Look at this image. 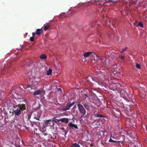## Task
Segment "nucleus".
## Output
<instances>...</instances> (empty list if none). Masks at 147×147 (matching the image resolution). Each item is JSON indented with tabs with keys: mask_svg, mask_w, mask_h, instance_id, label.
Listing matches in <instances>:
<instances>
[{
	"mask_svg": "<svg viewBox=\"0 0 147 147\" xmlns=\"http://www.w3.org/2000/svg\"><path fill=\"white\" fill-rule=\"evenodd\" d=\"M92 53L91 52H86L84 54V56L85 58L88 57L89 55Z\"/></svg>",
	"mask_w": 147,
	"mask_h": 147,
	"instance_id": "obj_11",
	"label": "nucleus"
},
{
	"mask_svg": "<svg viewBox=\"0 0 147 147\" xmlns=\"http://www.w3.org/2000/svg\"><path fill=\"white\" fill-rule=\"evenodd\" d=\"M71 147H80V145L78 144L74 143L72 144Z\"/></svg>",
	"mask_w": 147,
	"mask_h": 147,
	"instance_id": "obj_14",
	"label": "nucleus"
},
{
	"mask_svg": "<svg viewBox=\"0 0 147 147\" xmlns=\"http://www.w3.org/2000/svg\"><path fill=\"white\" fill-rule=\"evenodd\" d=\"M19 104L18 105H13V107L15 108V109H16V108L17 107L18 108V106H19Z\"/></svg>",
	"mask_w": 147,
	"mask_h": 147,
	"instance_id": "obj_27",
	"label": "nucleus"
},
{
	"mask_svg": "<svg viewBox=\"0 0 147 147\" xmlns=\"http://www.w3.org/2000/svg\"><path fill=\"white\" fill-rule=\"evenodd\" d=\"M75 101H73L71 103H70L69 104H68L69 105V107L70 108L71 107L73 106L74 105V104H75Z\"/></svg>",
	"mask_w": 147,
	"mask_h": 147,
	"instance_id": "obj_17",
	"label": "nucleus"
},
{
	"mask_svg": "<svg viewBox=\"0 0 147 147\" xmlns=\"http://www.w3.org/2000/svg\"><path fill=\"white\" fill-rule=\"evenodd\" d=\"M135 146H136L137 147L138 146V145H136H136H135Z\"/></svg>",
	"mask_w": 147,
	"mask_h": 147,
	"instance_id": "obj_36",
	"label": "nucleus"
},
{
	"mask_svg": "<svg viewBox=\"0 0 147 147\" xmlns=\"http://www.w3.org/2000/svg\"><path fill=\"white\" fill-rule=\"evenodd\" d=\"M40 118L39 117H36V115H35V116L34 117V119H35L38 121H39L40 120V119H39Z\"/></svg>",
	"mask_w": 147,
	"mask_h": 147,
	"instance_id": "obj_23",
	"label": "nucleus"
},
{
	"mask_svg": "<svg viewBox=\"0 0 147 147\" xmlns=\"http://www.w3.org/2000/svg\"><path fill=\"white\" fill-rule=\"evenodd\" d=\"M138 144L139 145H140V143H138Z\"/></svg>",
	"mask_w": 147,
	"mask_h": 147,
	"instance_id": "obj_37",
	"label": "nucleus"
},
{
	"mask_svg": "<svg viewBox=\"0 0 147 147\" xmlns=\"http://www.w3.org/2000/svg\"><path fill=\"white\" fill-rule=\"evenodd\" d=\"M108 1H109V2H112L114 3L117 2V0H111V1H110V0Z\"/></svg>",
	"mask_w": 147,
	"mask_h": 147,
	"instance_id": "obj_26",
	"label": "nucleus"
},
{
	"mask_svg": "<svg viewBox=\"0 0 147 147\" xmlns=\"http://www.w3.org/2000/svg\"><path fill=\"white\" fill-rule=\"evenodd\" d=\"M78 107L80 113L81 114V118L85 117V115H86V111L84 109L82 105L80 104H78L77 105Z\"/></svg>",
	"mask_w": 147,
	"mask_h": 147,
	"instance_id": "obj_2",
	"label": "nucleus"
},
{
	"mask_svg": "<svg viewBox=\"0 0 147 147\" xmlns=\"http://www.w3.org/2000/svg\"><path fill=\"white\" fill-rule=\"evenodd\" d=\"M52 70L51 69H49V70L47 71V75H50L52 72Z\"/></svg>",
	"mask_w": 147,
	"mask_h": 147,
	"instance_id": "obj_16",
	"label": "nucleus"
},
{
	"mask_svg": "<svg viewBox=\"0 0 147 147\" xmlns=\"http://www.w3.org/2000/svg\"><path fill=\"white\" fill-rule=\"evenodd\" d=\"M36 32H33L32 33V36H34V37L35 35H36Z\"/></svg>",
	"mask_w": 147,
	"mask_h": 147,
	"instance_id": "obj_29",
	"label": "nucleus"
},
{
	"mask_svg": "<svg viewBox=\"0 0 147 147\" xmlns=\"http://www.w3.org/2000/svg\"><path fill=\"white\" fill-rule=\"evenodd\" d=\"M85 96H86V97L87 98H88V96H87V95L86 94H85Z\"/></svg>",
	"mask_w": 147,
	"mask_h": 147,
	"instance_id": "obj_34",
	"label": "nucleus"
},
{
	"mask_svg": "<svg viewBox=\"0 0 147 147\" xmlns=\"http://www.w3.org/2000/svg\"><path fill=\"white\" fill-rule=\"evenodd\" d=\"M52 120L50 119L46 120L44 122V123L47 126H49L52 124Z\"/></svg>",
	"mask_w": 147,
	"mask_h": 147,
	"instance_id": "obj_5",
	"label": "nucleus"
},
{
	"mask_svg": "<svg viewBox=\"0 0 147 147\" xmlns=\"http://www.w3.org/2000/svg\"><path fill=\"white\" fill-rule=\"evenodd\" d=\"M138 26L142 28L143 27V25L142 23L141 22H140L138 24Z\"/></svg>",
	"mask_w": 147,
	"mask_h": 147,
	"instance_id": "obj_21",
	"label": "nucleus"
},
{
	"mask_svg": "<svg viewBox=\"0 0 147 147\" xmlns=\"http://www.w3.org/2000/svg\"><path fill=\"white\" fill-rule=\"evenodd\" d=\"M27 87L30 88L32 90V89H33L34 88V87L32 85H28L27 86Z\"/></svg>",
	"mask_w": 147,
	"mask_h": 147,
	"instance_id": "obj_19",
	"label": "nucleus"
},
{
	"mask_svg": "<svg viewBox=\"0 0 147 147\" xmlns=\"http://www.w3.org/2000/svg\"><path fill=\"white\" fill-rule=\"evenodd\" d=\"M117 138V137L116 136H115V135H112V134H111L110 138L109 141V142H113L117 143H121V144H122V143L123 142V141H115L113 140L111 138H112L114 139H116Z\"/></svg>",
	"mask_w": 147,
	"mask_h": 147,
	"instance_id": "obj_3",
	"label": "nucleus"
},
{
	"mask_svg": "<svg viewBox=\"0 0 147 147\" xmlns=\"http://www.w3.org/2000/svg\"><path fill=\"white\" fill-rule=\"evenodd\" d=\"M65 13H63L62 14H60V15L61 16H62V15L63 16L65 17Z\"/></svg>",
	"mask_w": 147,
	"mask_h": 147,
	"instance_id": "obj_28",
	"label": "nucleus"
},
{
	"mask_svg": "<svg viewBox=\"0 0 147 147\" xmlns=\"http://www.w3.org/2000/svg\"><path fill=\"white\" fill-rule=\"evenodd\" d=\"M68 126L70 129H78V127L77 125L73 124L72 122L69 123Z\"/></svg>",
	"mask_w": 147,
	"mask_h": 147,
	"instance_id": "obj_4",
	"label": "nucleus"
},
{
	"mask_svg": "<svg viewBox=\"0 0 147 147\" xmlns=\"http://www.w3.org/2000/svg\"><path fill=\"white\" fill-rule=\"evenodd\" d=\"M43 30L41 29H37L36 30V35L38 36L40 35L42 33Z\"/></svg>",
	"mask_w": 147,
	"mask_h": 147,
	"instance_id": "obj_7",
	"label": "nucleus"
},
{
	"mask_svg": "<svg viewBox=\"0 0 147 147\" xmlns=\"http://www.w3.org/2000/svg\"><path fill=\"white\" fill-rule=\"evenodd\" d=\"M115 145H117L119 146L121 145L120 144V143H115Z\"/></svg>",
	"mask_w": 147,
	"mask_h": 147,
	"instance_id": "obj_31",
	"label": "nucleus"
},
{
	"mask_svg": "<svg viewBox=\"0 0 147 147\" xmlns=\"http://www.w3.org/2000/svg\"><path fill=\"white\" fill-rule=\"evenodd\" d=\"M70 108L69 105L68 104H67V105L64 108L62 109V110L63 111H65L69 110Z\"/></svg>",
	"mask_w": 147,
	"mask_h": 147,
	"instance_id": "obj_10",
	"label": "nucleus"
},
{
	"mask_svg": "<svg viewBox=\"0 0 147 147\" xmlns=\"http://www.w3.org/2000/svg\"><path fill=\"white\" fill-rule=\"evenodd\" d=\"M136 67L138 69H140V65L138 63L136 64Z\"/></svg>",
	"mask_w": 147,
	"mask_h": 147,
	"instance_id": "obj_20",
	"label": "nucleus"
},
{
	"mask_svg": "<svg viewBox=\"0 0 147 147\" xmlns=\"http://www.w3.org/2000/svg\"><path fill=\"white\" fill-rule=\"evenodd\" d=\"M57 115L58 116H63L64 115L63 113H61L60 114H59L58 115Z\"/></svg>",
	"mask_w": 147,
	"mask_h": 147,
	"instance_id": "obj_30",
	"label": "nucleus"
},
{
	"mask_svg": "<svg viewBox=\"0 0 147 147\" xmlns=\"http://www.w3.org/2000/svg\"><path fill=\"white\" fill-rule=\"evenodd\" d=\"M34 36H32L30 38V40L31 42L34 41Z\"/></svg>",
	"mask_w": 147,
	"mask_h": 147,
	"instance_id": "obj_22",
	"label": "nucleus"
},
{
	"mask_svg": "<svg viewBox=\"0 0 147 147\" xmlns=\"http://www.w3.org/2000/svg\"><path fill=\"white\" fill-rule=\"evenodd\" d=\"M18 101L21 102V100L24 101V103H20L19 104V106L17 108V109H16L15 111H14V114L16 116H20L21 113H23V111L26 109V102H25V100L24 99H19Z\"/></svg>",
	"mask_w": 147,
	"mask_h": 147,
	"instance_id": "obj_1",
	"label": "nucleus"
},
{
	"mask_svg": "<svg viewBox=\"0 0 147 147\" xmlns=\"http://www.w3.org/2000/svg\"><path fill=\"white\" fill-rule=\"evenodd\" d=\"M120 58L121 59L123 60L125 59V57L124 56L121 55L120 56Z\"/></svg>",
	"mask_w": 147,
	"mask_h": 147,
	"instance_id": "obj_25",
	"label": "nucleus"
},
{
	"mask_svg": "<svg viewBox=\"0 0 147 147\" xmlns=\"http://www.w3.org/2000/svg\"><path fill=\"white\" fill-rule=\"evenodd\" d=\"M94 116L96 117H104V116H103V115H98V114H95L94 115Z\"/></svg>",
	"mask_w": 147,
	"mask_h": 147,
	"instance_id": "obj_18",
	"label": "nucleus"
},
{
	"mask_svg": "<svg viewBox=\"0 0 147 147\" xmlns=\"http://www.w3.org/2000/svg\"><path fill=\"white\" fill-rule=\"evenodd\" d=\"M43 92L42 91L40 90H39L35 91L33 93L34 95L35 96L38 95L40 94L41 93Z\"/></svg>",
	"mask_w": 147,
	"mask_h": 147,
	"instance_id": "obj_9",
	"label": "nucleus"
},
{
	"mask_svg": "<svg viewBox=\"0 0 147 147\" xmlns=\"http://www.w3.org/2000/svg\"><path fill=\"white\" fill-rule=\"evenodd\" d=\"M40 57L42 59H45L47 58V56L45 54H42L40 56Z\"/></svg>",
	"mask_w": 147,
	"mask_h": 147,
	"instance_id": "obj_12",
	"label": "nucleus"
},
{
	"mask_svg": "<svg viewBox=\"0 0 147 147\" xmlns=\"http://www.w3.org/2000/svg\"><path fill=\"white\" fill-rule=\"evenodd\" d=\"M59 90H60V89H60V88H59Z\"/></svg>",
	"mask_w": 147,
	"mask_h": 147,
	"instance_id": "obj_38",
	"label": "nucleus"
},
{
	"mask_svg": "<svg viewBox=\"0 0 147 147\" xmlns=\"http://www.w3.org/2000/svg\"><path fill=\"white\" fill-rule=\"evenodd\" d=\"M52 123H57L58 122H59L60 121L59 119H54L53 118V120L52 121Z\"/></svg>",
	"mask_w": 147,
	"mask_h": 147,
	"instance_id": "obj_15",
	"label": "nucleus"
},
{
	"mask_svg": "<svg viewBox=\"0 0 147 147\" xmlns=\"http://www.w3.org/2000/svg\"><path fill=\"white\" fill-rule=\"evenodd\" d=\"M29 63H28L27 62H26V64L28 65V66H30V65Z\"/></svg>",
	"mask_w": 147,
	"mask_h": 147,
	"instance_id": "obj_32",
	"label": "nucleus"
},
{
	"mask_svg": "<svg viewBox=\"0 0 147 147\" xmlns=\"http://www.w3.org/2000/svg\"><path fill=\"white\" fill-rule=\"evenodd\" d=\"M50 27V26L49 25H46L44 26V30L46 31L48 30Z\"/></svg>",
	"mask_w": 147,
	"mask_h": 147,
	"instance_id": "obj_13",
	"label": "nucleus"
},
{
	"mask_svg": "<svg viewBox=\"0 0 147 147\" xmlns=\"http://www.w3.org/2000/svg\"><path fill=\"white\" fill-rule=\"evenodd\" d=\"M136 3V2H133V4H135Z\"/></svg>",
	"mask_w": 147,
	"mask_h": 147,
	"instance_id": "obj_35",
	"label": "nucleus"
},
{
	"mask_svg": "<svg viewBox=\"0 0 147 147\" xmlns=\"http://www.w3.org/2000/svg\"><path fill=\"white\" fill-rule=\"evenodd\" d=\"M48 137L49 138L48 140L50 141H52L56 138V136H55V135L53 134L52 135H51L50 134H49Z\"/></svg>",
	"mask_w": 147,
	"mask_h": 147,
	"instance_id": "obj_6",
	"label": "nucleus"
},
{
	"mask_svg": "<svg viewBox=\"0 0 147 147\" xmlns=\"http://www.w3.org/2000/svg\"><path fill=\"white\" fill-rule=\"evenodd\" d=\"M59 90H60V89H60V88H59Z\"/></svg>",
	"mask_w": 147,
	"mask_h": 147,
	"instance_id": "obj_39",
	"label": "nucleus"
},
{
	"mask_svg": "<svg viewBox=\"0 0 147 147\" xmlns=\"http://www.w3.org/2000/svg\"><path fill=\"white\" fill-rule=\"evenodd\" d=\"M60 121L62 122H65L66 123H67L68 122L69 119L68 118H63L59 119Z\"/></svg>",
	"mask_w": 147,
	"mask_h": 147,
	"instance_id": "obj_8",
	"label": "nucleus"
},
{
	"mask_svg": "<svg viewBox=\"0 0 147 147\" xmlns=\"http://www.w3.org/2000/svg\"><path fill=\"white\" fill-rule=\"evenodd\" d=\"M90 146H93V145L92 144H90Z\"/></svg>",
	"mask_w": 147,
	"mask_h": 147,
	"instance_id": "obj_33",
	"label": "nucleus"
},
{
	"mask_svg": "<svg viewBox=\"0 0 147 147\" xmlns=\"http://www.w3.org/2000/svg\"><path fill=\"white\" fill-rule=\"evenodd\" d=\"M127 47H125L123 49H122V51L121 52V53H123L124 51H125L127 49Z\"/></svg>",
	"mask_w": 147,
	"mask_h": 147,
	"instance_id": "obj_24",
	"label": "nucleus"
}]
</instances>
